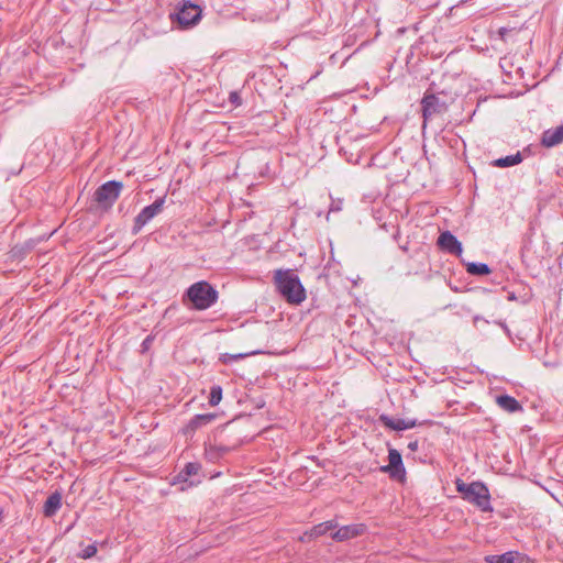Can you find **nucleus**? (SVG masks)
I'll return each instance as SVG.
<instances>
[{
    "label": "nucleus",
    "mask_w": 563,
    "mask_h": 563,
    "mask_svg": "<svg viewBox=\"0 0 563 563\" xmlns=\"http://www.w3.org/2000/svg\"><path fill=\"white\" fill-rule=\"evenodd\" d=\"M274 284L278 292L290 305H300L307 297L305 287L292 269H276Z\"/></svg>",
    "instance_id": "1"
},
{
    "label": "nucleus",
    "mask_w": 563,
    "mask_h": 563,
    "mask_svg": "<svg viewBox=\"0 0 563 563\" xmlns=\"http://www.w3.org/2000/svg\"><path fill=\"white\" fill-rule=\"evenodd\" d=\"M453 98L444 90H439L434 82H431L426 90L421 101L422 128L427 126L429 120L434 115L443 114L448 111L449 104Z\"/></svg>",
    "instance_id": "2"
},
{
    "label": "nucleus",
    "mask_w": 563,
    "mask_h": 563,
    "mask_svg": "<svg viewBox=\"0 0 563 563\" xmlns=\"http://www.w3.org/2000/svg\"><path fill=\"white\" fill-rule=\"evenodd\" d=\"M219 298L218 290L207 280H199L190 285L183 296V301H189L192 308L199 311L212 307Z\"/></svg>",
    "instance_id": "3"
},
{
    "label": "nucleus",
    "mask_w": 563,
    "mask_h": 563,
    "mask_svg": "<svg viewBox=\"0 0 563 563\" xmlns=\"http://www.w3.org/2000/svg\"><path fill=\"white\" fill-rule=\"evenodd\" d=\"M201 8L190 0H184L177 5L175 13H170V19L176 21L180 29H187L196 25L201 20Z\"/></svg>",
    "instance_id": "4"
},
{
    "label": "nucleus",
    "mask_w": 563,
    "mask_h": 563,
    "mask_svg": "<svg viewBox=\"0 0 563 563\" xmlns=\"http://www.w3.org/2000/svg\"><path fill=\"white\" fill-rule=\"evenodd\" d=\"M464 499L476 505L484 512L493 511L489 490L482 482L470 483Z\"/></svg>",
    "instance_id": "5"
},
{
    "label": "nucleus",
    "mask_w": 563,
    "mask_h": 563,
    "mask_svg": "<svg viewBox=\"0 0 563 563\" xmlns=\"http://www.w3.org/2000/svg\"><path fill=\"white\" fill-rule=\"evenodd\" d=\"M122 189L123 184L121 181L109 180L97 188L93 197L100 207L110 209L120 197Z\"/></svg>",
    "instance_id": "6"
},
{
    "label": "nucleus",
    "mask_w": 563,
    "mask_h": 563,
    "mask_svg": "<svg viewBox=\"0 0 563 563\" xmlns=\"http://www.w3.org/2000/svg\"><path fill=\"white\" fill-rule=\"evenodd\" d=\"M165 197L157 198L152 205L144 207L134 218L132 233L137 234L142 228L147 224L154 217L163 211Z\"/></svg>",
    "instance_id": "7"
},
{
    "label": "nucleus",
    "mask_w": 563,
    "mask_h": 563,
    "mask_svg": "<svg viewBox=\"0 0 563 563\" xmlns=\"http://www.w3.org/2000/svg\"><path fill=\"white\" fill-rule=\"evenodd\" d=\"M388 460L389 464L382 466L380 471L388 473L391 478L404 479L406 470L402 463L401 454L396 449H389Z\"/></svg>",
    "instance_id": "8"
},
{
    "label": "nucleus",
    "mask_w": 563,
    "mask_h": 563,
    "mask_svg": "<svg viewBox=\"0 0 563 563\" xmlns=\"http://www.w3.org/2000/svg\"><path fill=\"white\" fill-rule=\"evenodd\" d=\"M439 249L452 255L460 256L463 252L462 243L450 231L442 232L437 241Z\"/></svg>",
    "instance_id": "9"
},
{
    "label": "nucleus",
    "mask_w": 563,
    "mask_h": 563,
    "mask_svg": "<svg viewBox=\"0 0 563 563\" xmlns=\"http://www.w3.org/2000/svg\"><path fill=\"white\" fill-rule=\"evenodd\" d=\"M365 530L366 526L364 523L347 525L336 528L335 531L331 533V538L342 542L363 534Z\"/></svg>",
    "instance_id": "10"
},
{
    "label": "nucleus",
    "mask_w": 563,
    "mask_h": 563,
    "mask_svg": "<svg viewBox=\"0 0 563 563\" xmlns=\"http://www.w3.org/2000/svg\"><path fill=\"white\" fill-rule=\"evenodd\" d=\"M486 563H527L528 556L518 551H508L503 554H492L485 558Z\"/></svg>",
    "instance_id": "11"
},
{
    "label": "nucleus",
    "mask_w": 563,
    "mask_h": 563,
    "mask_svg": "<svg viewBox=\"0 0 563 563\" xmlns=\"http://www.w3.org/2000/svg\"><path fill=\"white\" fill-rule=\"evenodd\" d=\"M217 418V413H200L194 416L189 422L186 424L184 432L186 434L188 433H195L198 429L202 428L203 426H207L214 421Z\"/></svg>",
    "instance_id": "12"
},
{
    "label": "nucleus",
    "mask_w": 563,
    "mask_h": 563,
    "mask_svg": "<svg viewBox=\"0 0 563 563\" xmlns=\"http://www.w3.org/2000/svg\"><path fill=\"white\" fill-rule=\"evenodd\" d=\"M563 142V124L555 128L545 130L541 135V145L550 148Z\"/></svg>",
    "instance_id": "13"
},
{
    "label": "nucleus",
    "mask_w": 563,
    "mask_h": 563,
    "mask_svg": "<svg viewBox=\"0 0 563 563\" xmlns=\"http://www.w3.org/2000/svg\"><path fill=\"white\" fill-rule=\"evenodd\" d=\"M63 496L59 492L51 494L43 505V515L46 518H52L57 514L62 507Z\"/></svg>",
    "instance_id": "14"
},
{
    "label": "nucleus",
    "mask_w": 563,
    "mask_h": 563,
    "mask_svg": "<svg viewBox=\"0 0 563 563\" xmlns=\"http://www.w3.org/2000/svg\"><path fill=\"white\" fill-rule=\"evenodd\" d=\"M201 470L198 462H188L184 468L173 478V484L187 483L190 476L197 475Z\"/></svg>",
    "instance_id": "15"
},
{
    "label": "nucleus",
    "mask_w": 563,
    "mask_h": 563,
    "mask_svg": "<svg viewBox=\"0 0 563 563\" xmlns=\"http://www.w3.org/2000/svg\"><path fill=\"white\" fill-rule=\"evenodd\" d=\"M497 405L507 412L514 413L522 411V405L512 396L500 395L496 398Z\"/></svg>",
    "instance_id": "16"
},
{
    "label": "nucleus",
    "mask_w": 563,
    "mask_h": 563,
    "mask_svg": "<svg viewBox=\"0 0 563 563\" xmlns=\"http://www.w3.org/2000/svg\"><path fill=\"white\" fill-rule=\"evenodd\" d=\"M338 528V522L335 520H328L318 525H314L309 532H306L305 536L312 538H319L321 536L327 534L330 531H333Z\"/></svg>",
    "instance_id": "17"
},
{
    "label": "nucleus",
    "mask_w": 563,
    "mask_h": 563,
    "mask_svg": "<svg viewBox=\"0 0 563 563\" xmlns=\"http://www.w3.org/2000/svg\"><path fill=\"white\" fill-rule=\"evenodd\" d=\"M379 421L383 423L384 427L394 430V431H402L406 430V424L404 422V419H394L389 417L388 415H380Z\"/></svg>",
    "instance_id": "18"
},
{
    "label": "nucleus",
    "mask_w": 563,
    "mask_h": 563,
    "mask_svg": "<svg viewBox=\"0 0 563 563\" xmlns=\"http://www.w3.org/2000/svg\"><path fill=\"white\" fill-rule=\"evenodd\" d=\"M521 162H522V156H521L520 152H518L515 155H508V156L495 159L493 162V165L496 167L504 168V167H510V166L518 165Z\"/></svg>",
    "instance_id": "19"
},
{
    "label": "nucleus",
    "mask_w": 563,
    "mask_h": 563,
    "mask_svg": "<svg viewBox=\"0 0 563 563\" xmlns=\"http://www.w3.org/2000/svg\"><path fill=\"white\" fill-rule=\"evenodd\" d=\"M466 272L473 276H484L490 274L492 269L485 263L471 262L466 265Z\"/></svg>",
    "instance_id": "20"
},
{
    "label": "nucleus",
    "mask_w": 563,
    "mask_h": 563,
    "mask_svg": "<svg viewBox=\"0 0 563 563\" xmlns=\"http://www.w3.org/2000/svg\"><path fill=\"white\" fill-rule=\"evenodd\" d=\"M222 399V387L220 385H213L210 389L209 405L214 407L219 405Z\"/></svg>",
    "instance_id": "21"
},
{
    "label": "nucleus",
    "mask_w": 563,
    "mask_h": 563,
    "mask_svg": "<svg viewBox=\"0 0 563 563\" xmlns=\"http://www.w3.org/2000/svg\"><path fill=\"white\" fill-rule=\"evenodd\" d=\"M97 553V545L96 543H92V544H88L87 547H85L81 552L79 553V558L81 559H90L92 556H95Z\"/></svg>",
    "instance_id": "22"
},
{
    "label": "nucleus",
    "mask_w": 563,
    "mask_h": 563,
    "mask_svg": "<svg viewBox=\"0 0 563 563\" xmlns=\"http://www.w3.org/2000/svg\"><path fill=\"white\" fill-rule=\"evenodd\" d=\"M244 357V354H229V353H225V354H222L220 356V361L224 364H228L230 362H233V361H238L240 358Z\"/></svg>",
    "instance_id": "23"
},
{
    "label": "nucleus",
    "mask_w": 563,
    "mask_h": 563,
    "mask_svg": "<svg viewBox=\"0 0 563 563\" xmlns=\"http://www.w3.org/2000/svg\"><path fill=\"white\" fill-rule=\"evenodd\" d=\"M456 490L463 495H466L468 484L464 483L462 479L457 478L455 482Z\"/></svg>",
    "instance_id": "24"
},
{
    "label": "nucleus",
    "mask_w": 563,
    "mask_h": 563,
    "mask_svg": "<svg viewBox=\"0 0 563 563\" xmlns=\"http://www.w3.org/2000/svg\"><path fill=\"white\" fill-rule=\"evenodd\" d=\"M404 422L406 424V430L422 424V422H419L417 419H404Z\"/></svg>",
    "instance_id": "25"
},
{
    "label": "nucleus",
    "mask_w": 563,
    "mask_h": 563,
    "mask_svg": "<svg viewBox=\"0 0 563 563\" xmlns=\"http://www.w3.org/2000/svg\"><path fill=\"white\" fill-rule=\"evenodd\" d=\"M229 100H230L231 103H233L235 106H240L241 104V98H240V96H239V93L236 91L230 92Z\"/></svg>",
    "instance_id": "26"
},
{
    "label": "nucleus",
    "mask_w": 563,
    "mask_h": 563,
    "mask_svg": "<svg viewBox=\"0 0 563 563\" xmlns=\"http://www.w3.org/2000/svg\"><path fill=\"white\" fill-rule=\"evenodd\" d=\"M511 31V29H508V27H499L498 30V35L500 36L501 40H506V36L508 35V33Z\"/></svg>",
    "instance_id": "27"
},
{
    "label": "nucleus",
    "mask_w": 563,
    "mask_h": 563,
    "mask_svg": "<svg viewBox=\"0 0 563 563\" xmlns=\"http://www.w3.org/2000/svg\"><path fill=\"white\" fill-rule=\"evenodd\" d=\"M153 342V336L148 335L144 339V341L142 342V349L143 351L147 350L150 347V345L152 344Z\"/></svg>",
    "instance_id": "28"
},
{
    "label": "nucleus",
    "mask_w": 563,
    "mask_h": 563,
    "mask_svg": "<svg viewBox=\"0 0 563 563\" xmlns=\"http://www.w3.org/2000/svg\"><path fill=\"white\" fill-rule=\"evenodd\" d=\"M408 449L411 451V452H416L418 451L419 449V442L418 440H415V441H411L408 443Z\"/></svg>",
    "instance_id": "29"
},
{
    "label": "nucleus",
    "mask_w": 563,
    "mask_h": 563,
    "mask_svg": "<svg viewBox=\"0 0 563 563\" xmlns=\"http://www.w3.org/2000/svg\"><path fill=\"white\" fill-rule=\"evenodd\" d=\"M516 299H517V297H516L515 292H509V295H508V300H509V301H514V300H516Z\"/></svg>",
    "instance_id": "30"
},
{
    "label": "nucleus",
    "mask_w": 563,
    "mask_h": 563,
    "mask_svg": "<svg viewBox=\"0 0 563 563\" xmlns=\"http://www.w3.org/2000/svg\"><path fill=\"white\" fill-rule=\"evenodd\" d=\"M340 207L338 205H332L330 211H339Z\"/></svg>",
    "instance_id": "31"
}]
</instances>
